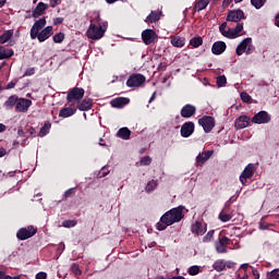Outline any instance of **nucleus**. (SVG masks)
Wrapping results in <instances>:
<instances>
[{
  "instance_id": "41",
  "label": "nucleus",
  "mask_w": 279,
  "mask_h": 279,
  "mask_svg": "<svg viewBox=\"0 0 279 279\" xmlns=\"http://www.w3.org/2000/svg\"><path fill=\"white\" fill-rule=\"evenodd\" d=\"M156 186H158V181H156V180L149 181L146 185L147 193H151V191H154V189H156Z\"/></svg>"
},
{
  "instance_id": "33",
  "label": "nucleus",
  "mask_w": 279,
  "mask_h": 279,
  "mask_svg": "<svg viewBox=\"0 0 279 279\" xmlns=\"http://www.w3.org/2000/svg\"><path fill=\"white\" fill-rule=\"evenodd\" d=\"M213 268L215 271H223L226 270V260L223 259H218L214 263Z\"/></svg>"
},
{
  "instance_id": "44",
  "label": "nucleus",
  "mask_w": 279,
  "mask_h": 279,
  "mask_svg": "<svg viewBox=\"0 0 279 279\" xmlns=\"http://www.w3.org/2000/svg\"><path fill=\"white\" fill-rule=\"evenodd\" d=\"M240 97L244 104H250V101H252V96H250V94H247L246 92H242L240 94Z\"/></svg>"
},
{
  "instance_id": "16",
  "label": "nucleus",
  "mask_w": 279,
  "mask_h": 279,
  "mask_svg": "<svg viewBox=\"0 0 279 279\" xmlns=\"http://www.w3.org/2000/svg\"><path fill=\"white\" fill-rule=\"evenodd\" d=\"M195 112H197V108L191 104H187L181 109V117L183 119H191V117H195Z\"/></svg>"
},
{
  "instance_id": "31",
  "label": "nucleus",
  "mask_w": 279,
  "mask_h": 279,
  "mask_svg": "<svg viewBox=\"0 0 279 279\" xmlns=\"http://www.w3.org/2000/svg\"><path fill=\"white\" fill-rule=\"evenodd\" d=\"M12 36H14V31L13 29L5 31L0 36V45H5V43H9L12 39Z\"/></svg>"
},
{
  "instance_id": "10",
  "label": "nucleus",
  "mask_w": 279,
  "mask_h": 279,
  "mask_svg": "<svg viewBox=\"0 0 279 279\" xmlns=\"http://www.w3.org/2000/svg\"><path fill=\"white\" fill-rule=\"evenodd\" d=\"M45 25H47V20L45 17H41L34 23V25L31 28L32 40H36L38 32L43 31V27H45Z\"/></svg>"
},
{
  "instance_id": "8",
  "label": "nucleus",
  "mask_w": 279,
  "mask_h": 279,
  "mask_svg": "<svg viewBox=\"0 0 279 279\" xmlns=\"http://www.w3.org/2000/svg\"><path fill=\"white\" fill-rule=\"evenodd\" d=\"M142 84H145V77L142 74H132L126 81L129 88H136L142 86Z\"/></svg>"
},
{
  "instance_id": "39",
  "label": "nucleus",
  "mask_w": 279,
  "mask_h": 279,
  "mask_svg": "<svg viewBox=\"0 0 279 279\" xmlns=\"http://www.w3.org/2000/svg\"><path fill=\"white\" fill-rule=\"evenodd\" d=\"M216 251L218 254H226L228 252V248L226 244H221L220 241L216 242Z\"/></svg>"
},
{
  "instance_id": "62",
  "label": "nucleus",
  "mask_w": 279,
  "mask_h": 279,
  "mask_svg": "<svg viewBox=\"0 0 279 279\" xmlns=\"http://www.w3.org/2000/svg\"><path fill=\"white\" fill-rule=\"evenodd\" d=\"M5 130H7L5 124L0 123V133L5 132Z\"/></svg>"
},
{
  "instance_id": "54",
  "label": "nucleus",
  "mask_w": 279,
  "mask_h": 279,
  "mask_svg": "<svg viewBox=\"0 0 279 279\" xmlns=\"http://www.w3.org/2000/svg\"><path fill=\"white\" fill-rule=\"evenodd\" d=\"M64 23V17H57L53 20V25H62Z\"/></svg>"
},
{
  "instance_id": "36",
  "label": "nucleus",
  "mask_w": 279,
  "mask_h": 279,
  "mask_svg": "<svg viewBox=\"0 0 279 279\" xmlns=\"http://www.w3.org/2000/svg\"><path fill=\"white\" fill-rule=\"evenodd\" d=\"M204 44V39L202 37H194L190 40L191 47H194V49H197V47H202Z\"/></svg>"
},
{
  "instance_id": "19",
  "label": "nucleus",
  "mask_w": 279,
  "mask_h": 279,
  "mask_svg": "<svg viewBox=\"0 0 279 279\" xmlns=\"http://www.w3.org/2000/svg\"><path fill=\"white\" fill-rule=\"evenodd\" d=\"M226 49H228V46L225 41H216L213 44L211 52L214 53V56H221V53H223Z\"/></svg>"
},
{
  "instance_id": "26",
  "label": "nucleus",
  "mask_w": 279,
  "mask_h": 279,
  "mask_svg": "<svg viewBox=\"0 0 279 279\" xmlns=\"http://www.w3.org/2000/svg\"><path fill=\"white\" fill-rule=\"evenodd\" d=\"M172 47H177L178 49H182L184 45H186V38L180 36H172L170 39Z\"/></svg>"
},
{
  "instance_id": "48",
  "label": "nucleus",
  "mask_w": 279,
  "mask_h": 279,
  "mask_svg": "<svg viewBox=\"0 0 279 279\" xmlns=\"http://www.w3.org/2000/svg\"><path fill=\"white\" fill-rule=\"evenodd\" d=\"M222 245L227 246L230 245V243H232V241L230 240V238L223 235L222 238L219 239V241Z\"/></svg>"
},
{
  "instance_id": "47",
  "label": "nucleus",
  "mask_w": 279,
  "mask_h": 279,
  "mask_svg": "<svg viewBox=\"0 0 279 279\" xmlns=\"http://www.w3.org/2000/svg\"><path fill=\"white\" fill-rule=\"evenodd\" d=\"M72 271L74 272V276H82V269H80V265L77 264L72 265Z\"/></svg>"
},
{
  "instance_id": "6",
  "label": "nucleus",
  "mask_w": 279,
  "mask_h": 279,
  "mask_svg": "<svg viewBox=\"0 0 279 279\" xmlns=\"http://www.w3.org/2000/svg\"><path fill=\"white\" fill-rule=\"evenodd\" d=\"M84 88L82 87H73L68 92L66 101L68 104H73V101H82L84 99Z\"/></svg>"
},
{
  "instance_id": "52",
  "label": "nucleus",
  "mask_w": 279,
  "mask_h": 279,
  "mask_svg": "<svg viewBox=\"0 0 279 279\" xmlns=\"http://www.w3.org/2000/svg\"><path fill=\"white\" fill-rule=\"evenodd\" d=\"M270 278L278 279L279 278V269H274L270 271Z\"/></svg>"
},
{
  "instance_id": "45",
  "label": "nucleus",
  "mask_w": 279,
  "mask_h": 279,
  "mask_svg": "<svg viewBox=\"0 0 279 279\" xmlns=\"http://www.w3.org/2000/svg\"><path fill=\"white\" fill-rule=\"evenodd\" d=\"M53 43L60 44L64 40V33H58L52 37Z\"/></svg>"
},
{
  "instance_id": "42",
  "label": "nucleus",
  "mask_w": 279,
  "mask_h": 279,
  "mask_svg": "<svg viewBox=\"0 0 279 279\" xmlns=\"http://www.w3.org/2000/svg\"><path fill=\"white\" fill-rule=\"evenodd\" d=\"M63 228H75L77 226V221L75 220H64L62 222Z\"/></svg>"
},
{
  "instance_id": "24",
  "label": "nucleus",
  "mask_w": 279,
  "mask_h": 279,
  "mask_svg": "<svg viewBox=\"0 0 279 279\" xmlns=\"http://www.w3.org/2000/svg\"><path fill=\"white\" fill-rule=\"evenodd\" d=\"M49 8V4H46L44 2H39L35 10L33 11V17L38 19V16H43L45 14V10Z\"/></svg>"
},
{
  "instance_id": "50",
  "label": "nucleus",
  "mask_w": 279,
  "mask_h": 279,
  "mask_svg": "<svg viewBox=\"0 0 279 279\" xmlns=\"http://www.w3.org/2000/svg\"><path fill=\"white\" fill-rule=\"evenodd\" d=\"M141 163L148 167V165H151V158L150 157H143L141 159Z\"/></svg>"
},
{
  "instance_id": "12",
  "label": "nucleus",
  "mask_w": 279,
  "mask_h": 279,
  "mask_svg": "<svg viewBox=\"0 0 279 279\" xmlns=\"http://www.w3.org/2000/svg\"><path fill=\"white\" fill-rule=\"evenodd\" d=\"M251 121L252 123L260 125L264 123H269V121H271V117H269V113L267 111H259L251 119Z\"/></svg>"
},
{
  "instance_id": "11",
  "label": "nucleus",
  "mask_w": 279,
  "mask_h": 279,
  "mask_svg": "<svg viewBox=\"0 0 279 279\" xmlns=\"http://www.w3.org/2000/svg\"><path fill=\"white\" fill-rule=\"evenodd\" d=\"M156 38H158V35L154 29L147 28L142 32V40L144 45H153V43H156Z\"/></svg>"
},
{
  "instance_id": "35",
  "label": "nucleus",
  "mask_w": 279,
  "mask_h": 279,
  "mask_svg": "<svg viewBox=\"0 0 279 279\" xmlns=\"http://www.w3.org/2000/svg\"><path fill=\"white\" fill-rule=\"evenodd\" d=\"M218 219L222 221V223H228L232 219V215L226 214V209H222L218 216Z\"/></svg>"
},
{
  "instance_id": "51",
  "label": "nucleus",
  "mask_w": 279,
  "mask_h": 279,
  "mask_svg": "<svg viewBox=\"0 0 279 279\" xmlns=\"http://www.w3.org/2000/svg\"><path fill=\"white\" fill-rule=\"evenodd\" d=\"M17 83H19V80L14 78L13 81H11V82L7 85L5 89H7V90H11V88H14V86H16Z\"/></svg>"
},
{
  "instance_id": "20",
  "label": "nucleus",
  "mask_w": 279,
  "mask_h": 279,
  "mask_svg": "<svg viewBox=\"0 0 279 279\" xmlns=\"http://www.w3.org/2000/svg\"><path fill=\"white\" fill-rule=\"evenodd\" d=\"M215 154L213 150H207L204 153H199L196 157V165L197 167H202L205 162L208 161V159Z\"/></svg>"
},
{
  "instance_id": "29",
  "label": "nucleus",
  "mask_w": 279,
  "mask_h": 279,
  "mask_svg": "<svg viewBox=\"0 0 279 279\" xmlns=\"http://www.w3.org/2000/svg\"><path fill=\"white\" fill-rule=\"evenodd\" d=\"M117 136L118 138H122L123 141H130V136H132V131H130V129L128 128H121L117 132Z\"/></svg>"
},
{
  "instance_id": "38",
  "label": "nucleus",
  "mask_w": 279,
  "mask_h": 279,
  "mask_svg": "<svg viewBox=\"0 0 279 279\" xmlns=\"http://www.w3.org/2000/svg\"><path fill=\"white\" fill-rule=\"evenodd\" d=\"M265 3H267V0H251V4L255 10H260Z\"/></svg>"
},
{
  "instance_id": "64",
  "label": "nucleus",
  "mask_w": 279,
  "mask_h": 279,
  "mask_svg": "<svg viewBox=\"0 0 279 279\" xmlns=\"http://www.w3.org/2000/svg\"><path fill=\"white\" fill-rule=\"evenodd\" d=\"M275 25H276L277 27H279V16H276V17H275Z\"/></svg>"
},
{
  "instance_id": "4",
  "label": "nucleus",
  "mask_w": 279,
  "mask_h": 279,
  "mask_svg": "<svg viewBox=\"0 0 279 279\" xmlns=\"http://www.w3.org/2000/svg\"><path fill=\"white\" fill-rule=\"evenodd\" d=\"M255 49L254 44H252V38L246 37L238 45L235 53L236 56H243V53L246 56H252Z\"/></svg>"
},
{
  "instance_id": "21",
  "label": "nucleus",
  "mask_w": 279,
  "mask_h": 279,
  "mask_svg": "<svg viewBox=\"0 0 279 279\" xmlns=\"http://www.w3.org/2000/svg\"><path fill=\"white\" fill-rule=\"evenodd\" d=\"M130 104V98L125 97H118L110 101V106L112 108H124V106H128Z\"/></svg>"
},
{
  "instance_id": "61",
  "label": "nucleus",
  "mask_w": 279,
  "mask_h": 279,
  "mask_svg": "<svg viewBox=\"0 0 279 279\" xmlns=\"http://www.w3.org/2000/svg\"><path fill=\"white\" fill-rule=\"evenodd\" d=\"M29 75H34V71H26V72L23 74V77L29 76Z\"/></svg>"
},
{
  "instance_id": "15",
  "label": "nucleus",
  "mask_w": 279,
  "mask_h": 279,
  "mask_svg": "<svg viewBox=\"0 0 279 279\" xmlns=\"http://www.w3.org/2000/svg\"><path fill=\"white\" fill-rule=\"evenodd\" d=\"M254 177V166L252 163H248L245 169L240 174V182L241 184H245L250 178Z\"/></svg>"
},
{
  "instance_id": "25",
  "label": "nucleus",
  "mask_w": 279,
  "mask_h": 279,
  "mask_svg": "<svg viewBox=\"0 0 279 279\" xmlns=\"http://www.w3.org/2000/svg\"><path fill=\"white\" fill-rule=\"evenodd\" d=\"M162 12L160 11H151L150 14L145 19V23L147 25H151V23H158L160 21Z\"/></svg>"
},
{
  "instance_id": "28",
  "label": "nucleus",
  "mask_w": 279,
  "mask_h": 279,
  "mask_svg": "<svg viewBox=\"0 0 279 279\" xmlns=\"http://www.w3.org/2000/svg\"><path fill=\"white\" fill-rule=\"evenodd\" d=\"M75 112H77V109H73L71 107H65L59 111V117H62L63 119H69V117H73V114H75Z\"/></svg>"
},
{
  "instance_id": "17",
  "label": "nucleus",
  "mask_w": 279,
  "mask_h": 279,
  "mask_svg": "<svg viewBox=\"0 0 279 279\" xmlns=\"http://www.w3.org/2000/svg\"><path fill=\"white\" fill-rule=\"evenodd\" d=\"M242 19H245V14L241 10L230 11L227 15V21L231 23H239Z\"/></svg>"
},
{
  "instance_id": "59",
  "label": "nucleus",
  "mask_w": 279,
  "mask_h": 279,
  "mask_svg": "<svg viewBox=\"0 0 279 279\" xmlns=\"http://www.w3.org/2000/svg\"><path fill=\"white\" fill-rule=\"evenodd\" d=\"M240 269H243V271H247V269H250V264H242L240 266Z\"/></svg>"
},
{
  "instance_id": "2",
  "label": "nucleus",
  "mask_w": 279,
  "mask_h": 279,
  "mask_svg": "<svg viewBox=\"0 0 279 279\" xmlns=\"http://www.w3.org/2000/svg\"><path fill=\"white\" fill-rule=\"evenodd\" d=\"M96 23H92L87 31H86V36L90 40H101V38L106 35V32H108V22H102L101 23V16L99 13L96 14Z\"/></svg>"
},
{
  "instance_id": "37",
  "label": "nucleus",
  "mask_w": 279,
  "mask_h": 279,
  "mask_svg": "<svg viewBox=\"0 0 279 279\" xmlns=\"http://www.w3.org/2000/svg\"><path fill=\"white\" fill-rule=\"evenodd\" d=\"M216 84H217L218 88H223V86H226V84H228V78H226V75H219V76H217Z\"/></svg>"
},
{
  "instance_id": "27",
  "label": "nucleus",
  "mask_w": 279,
  "mask_h": 279,
  "mask_svg": "<svg viewBox=\"0 0 279 279\" xmlns=\"http://www.w3.org/2000/svg\"><path fill=\"white\" fill-rule=\"evenodd\" d=\"M93 108V99L85 98L80 105H77V109L81 110V112H86Z\"/></svg>"
},
{
  "instance_id": "56",
  "label": "nucleus",
  "mask_w": 279,
  "mask_h": 279,
  "mask_svg": "<svg viewBox=\"0 0 279 279\" xmlns=\"http://www.w3.org/2000/svg\"><path fill=\"white\" fill-rule=\"evenodd\" d=\"M0 279H14V277L5 275L4 271H0Z\"/></svg>"
},
{
  "instance_id": "49",
  "label": "nucleus",
  "mask_w": 279,
  "mask_h": 279,
  "mask_svg": "<svg viewBox=\"0 0 279 279\" xmlns=\"http://www.w3.org/2000/svg\"><path fill=\"white\" fill-rule=\"evenodd\" d=\"M108 173H110V171H108V168L104 167L99 173H98V178H106V175H108Z\"/></svg>"
},
{
  "instance_id": "55",
  "label": "nucleus",
  "mask_w": 279,
  "mask_h": 279,
  "mask_svg": "<svg viewBox=\"0 0 279 279\" xmlns=\"http://www.w3.org/2000/svg\"><path fill=\"white\" fill-rule=\"evenodd\" d=\"M35 278L36 279H47V272H45V271L38 272Z\"/></svg>"
},
{
  "instance_id": "63",
  "label": "nucleus",
  "mask_w": 279,
  "mask_h": 279,
  "mask_svg": "<svg viewBox=\"0 0 279 279\" xmlns=\"http://www.w3.org/2000/svg\"><path fill=\"white\" fill-rule=\"evenodd\" d=\"M154 99H156V92L153 93L150 99L148 100V104H151V101H154Z\"/></svg>"
},
{
  "instance_id": "18",
  "label": "nucleus",
  "mask_w": 279,
  "mask_h": 279,
  "mask_svg": "<svg viewBox=\"0 0 279 279\" xmlns=\"http://www.w3.org/2000/svg\"><path fill=\"white\" fill-rule=\"evenodd\" d=\"M252 119L248 116H240L235 120V130H245V128H248Z\"/></svg>"
},
{
  "instance_id": "3",
  "label": "nucleus",
  "mask_w": 279,
  "mask_h": 279,
  "mask_svg": "<svg viewBox=\"0 0 279 279\" xmlns=\"http://www.w3.org/2000/svg\"><path fill=\"white\" fill-rule=\"evenodd\" d=\"M228 27V23H222L219 26V32L225 36V38H229L230 40H233L234 38H239V36H243L241 32H243V23H238L236 27L234 28H226Z\"/></svg>"
},
{
  "instance_id": "5",
  "label": "nucleus",
  "mask_w": 279,
  "mask_h": 279,
  "mask_svg": "<svg viewBox=\"0 0 279 279\" xmlns=\"http://www.w3.org/2000/svg\"><path fill=\"white\" fill-rule=\"evenodd\" d=\"M38 232V229H36L34 226H28L27 228H21L16 232V239L19 241H27V239H32V236L36 235Z\"/></svg>"
},
{
  "instance_id": "13",
  "label": "nucleus",
  "mask_w": 279,
  "mask_h": 279,
  "mask_svg": "<svg viewBox=\"0 0 279 279\" xmlns=\"http://www.w3.org/2000/svg\"><path fill=\"white\" fill-rule=\"evenodd\" d=\"M32 108V100L27 98H17V104L15 105V112H27Z\"/></svg>"
},
{
  "instance_id": "46",
  "label": "nucleus",
  "mask_w": 279,
  "mask_h": 279,
  "mask_svg": "<svg viewBox=\"0 0 279 279\" xmlns=\"http://www.w3.org/2000/svg\"><path fill=\"white\" fill-rule=\"evenodd\" d=\"M190 276H197L199 274V266H192L189 268Z\"/></svg>"
},
{
  "instance_id": "22",
  "label": "nucleus",
  "mask_w": 279,
  "mask_h": 279,
  "mask_svg": "<svg viewBox=\"0 0 279 279\" xmlns=\"http://www.w3.org/2000/svg\"><path fill=\"white\" fill-rule=\"evenodd\" d=\"M192 233L197 234V236H202V235L206 234V225H203L202 222L196 221L192 226Z\"/></svg>"
},
{
  "instance_id": "9",
  "label": "nucleus",
  "mask_w": 279,
  "mask_h": 279,
  "mask_svg": "<svg viewBox=\"0 0 279 279\" xmlns=\"http://www.w3.org/2000/svg\"><path fill=\"white\" fill-rule=\"evenodd\" d=\"M195 132V123L193 121H187L182 124L180 134L183 138H189V136H193Z\"/></svg>"
},
{
  "instance_id": "40",
  "label": "nucleus",
  "mask_w": 279,
  "mask_h": 279,
  "mask_svg": "<svg viewBox=\"0 0 279 279\" xmlns=\"http://www.w3.org/2000/svg\"><path fill=\"white\" fill-rule=\"evenodd\" d=\"M73 195H75V187H71L68 191H65L62 196V201L66 202V199H69V197H72Z\"/></svg>"
},
{
  "instance_id": "57",
  "label": "nucleus",
  "mask_w": 279,
  "mask_h": 279,
  "mask_svg": "<svg viewBox=\"0 0 279 279\" xmlns=\"http://www.w3.org/2000/svg\"><path fill=\"white\" fill-rule=\"evenodd\" d=\"M252 274L254 276V279H260V274L256 268H252Z\"/></svg>"
},
{
  "instance_id": "30",
  "label": "nucleus",
  "mask_w": 279,
  "mask_h": 279,
  "mask_svg": "<svg viewBox=\"0 0 279 279\" xmlns=\"http://www.w3.org/2000/svg\"><path fill=\"white\" fill-rule=\"evenodd\" d=\"M14 56V50L0 46V60H5Z\"/></svg>"
},
{
  "instance_id": "7",
  "label": "nucleus",
  "mask_w": 279,
  "mask_h": 279,
  "mask_svg": "<svg viewBox=\"0 0 279 279\" xmlns=\"http://www.w3.org/2000/svg\"><path fill=\"white\" fill-rule=\"evenodd\" d=\"M198 125L203 126L205 134H210L215 128V119L211 116H203L198 119Z\"/></svg>"
},
{
  "instance_id": "43",
  "label": "nucleus",
  "mask_w": 279,
  "mask_h": 279,
  "mask_svg": "<svg viewBox=\"0 0 279 279\" xmlns=\"http://www.w3.org/2000/svg\"><path fill=\"white\" fill-rule=\"evenodd\" d=\"M213 236H215V230H209L207 234L203 238V242L209 243V241H213Z\"/></svg>"
},
{
  "instance_id": "23",
  "label": "nucleus",
  "mask_w": 279,
  "mask_h": 279,
  "mask_svg": "<svg viewBox=\"0 0 279 279\" xmlns=\"http://www.w3.org/2000/svg\"><path fill=\"white\" fill-rule=\"evenodd\" d=\"M17 101H19V96L12 95L7 99V101H4L3 108H5V110H12L13 108H16Z\"/></svg>"
},
{
  "instance_id": "32",
  "label": "nucleus",
  "mask_w": 279,
  "mask_h": 279,
  "mask_svg": "<svg viewBox=\"0 0 279 279\" xmlns=\"http://www.w3.org/2000/svg\"><path fill=\"white\" fill-rule=\"evenodd\" d=\"M208 3H210V0L196 1L194 5L195 12H202V10H206V8H208Z\"/></svg>"
},
{
  "instance_id": "53",
  "label": "nucleus",
  "mask_w": 279,
  "mask_h": 279,
  "mask_svg": "<svg viewBox=\"0 0 279 279\" xmlns=\"http://www.w3.org/2000/svg\"><path fill=\"white\" fill-rule=\"evenodd\" d=\"M62 3V0H50V7L51 8H58Z\"/></svg>"
},
{
  "instance_id": "14",
  "label": "nucleus",
  "mask_w": 279,
  "mask_h": 279,
  "mask_svg": "<svg viewBox=\"0 0 279 279\" xmlns=\"http://www.w3.org/2000/svg\"><path fill=\"white\" fill-rule=\"evenodd\" d=\"M53 36V26H46L41 32L37 33V40L39 43H45V40H49Z\"/></svg>"
},
{
  "instance_id": "34",
  "label": "nucleus",
  "mask_w": 279,
  "mask_h": 279,
  "mask_svg": "<svg viewBox=\"0 0 279 279\" xmlns=\"http://www.w3.org/2000/svg\"><path fill=\"white\" fill-rule=\"evenodd\" d=\"M49 130H51V123L50 122H45L44 126L40 129L38 136L43 138V136H47L49 134Z\"/></svg>"
},
{
  "instance_id": "58",
  "label": "nucleus",
  "mask_w": 279,
  "mask_h": 279,
  "mask_svg": "<svg viewBox=\"0 0 279 279\" xmlns=\"http://www.w3.org/2000/svg\"><path fill=\"white\" fill-rule=\"evenodd\" d=\"M8 154V150H5V148L0 147V158H3V156H5Z\"/></svg>"
},
{
  "instance_id": "1",
  "label": "nucleus",
  "mask_w": 279,
  "mask_h": 279,
  "mask_svg": "<svg viewBox=\"0 0 279 279\" xmlns=\"http://www.w3.org/2000/svg\"><path fill=\"white\" fill-rule=\"evenodd\" d=\"M183 219H184V206L180 205L178 207H174L166 211L161 216L160 222H157L156 229L159 230V232H162V230H167L168 226H173V223H180V221Z\"/></svg>"
},
{
  "instance_id": "60",
  "label": "nucleus",
  "mask_w": 279,
  "mask_h": 279,
  "mask_svg": "<svg viewBox=\"0 0 279 279\" xmlns=\"http://www.w3.org/2000/svg\"><path fill=\"white\" fill-rule=\"evenodd\" d=\"M226 267H228V269H232V267H234V263L229 262V263L226 264Z\"/></svg>"
}]
</instances>
